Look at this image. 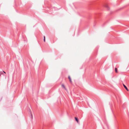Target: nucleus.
I'll return each mask as SVG.
<instances>
[{
	"mask_svg": "<svg viewBox=\"0 0 129 129\" xmlns=\"http://www.w3.org/2000/svg\"><path fill=\"white\" fill-rule=\"evenodd\" d=\"M68 78L69 80V81H70V82L71 83H72V81L70 77V76H68Z\"/></svg>",
	"mask_w": 129,
	"mask_h": 129,
	"instance_id": "1",
	"label": "nucleus"
},
{
	"mask_svg": "<svg viewBox=\"0 0 129 129\" xmlns=\"http://www.w3.org/2000/svg\"><path fill=\"white\" fill-rule=\"evenodd\" d=\"M104 6L105 7L107 8L108 10H109V8L107 5L106 4Z\"/></svg>",
	"mask_w": 129,
	"mask_h": 129,
	"instance_id": "2",
	"label": "nucleus"
},
{
	"mask_svg": "<svg viewBox=\"0 0 129 129\" xmlns=\"http://www.w3.org/2000/svg\"><path fill=\"white\" fill-rule=\"evenodd\" d=\"M123 85L124 88L126 89L127 91H128V90L127 87L124 84H123Z\"/></svg>",
	"mask_w": 129,
	"mask_h": 129,
	"instance_id": "3",
	"label": "nucleus"
},
{
	"mask_svg": "<svg viewBox=\"0 0 129 129\" xmlns=\"http://www.w3.org/2000/svg\"><path fill=\"white\" fill-rule=\"evenodd\" d=\"M75 119L76 121L77 122V123L78 122V119L76 117H75Z\"/></svg>",
	"mask_w": 129,
	"mask_h": 129,
	"instance_id": "4",
	"label": "nucleus"
},
{
	"mask_svg": "<svg viewBox=\"0 0 129 129\" xmlns=\"http://www.w3.org/2000/svg\"><path fill=\"white\" fill-rule=\"evenodd\" d=\"M61 86H62L63 88H64V89H66V88L65 87V86L63 84H62L61 85Z\"/></svg>",
	"mask_w": 129,
	"mask_h": 129,
	"instance_id": "5",
	"label": "nucleus"
},
{
	"mask_svg": "<svg viewBox=\"0 0 129 129\" xmlns=\"http://www.w3.org/2000/svg\"><path fill=\"white\" fill-rule=\"evenodd\" d=\"M30 113L31 114L30 117H31V119H33V116L32 114H31V113L30 112Z\"/></svg>",
	"mask_w": 129,
	"mask_h": 129,
	"instance_id": "6",
	"label": "nucleus"
},
{
	"mask_svg": "<svg viewBox=\"0 0 129 129\" xmlns=\"http://www.w3.org/2000/svg\"><path fill=\"white\" fill-rule=\"evenodd\" d=\"M115 72L116 73H117V69L116 68H115Z\"/></svg>",
	"mask_w": 129,
	"mask_h": 129,
	"instance_id": "7",
	"label": "nucleus"
},
{
	"mask_svg": "<svg viewBox=\"0 0 129 129\" xmlns=\"http://www.w3.org/2000/svg\"><path fill=\"white\" fill-rule=\"evenodd\" d=\"M44 42H45V36H44Z\"/></svg>",
	"mask_w": 129,
	"mask_h": 129,
	"instance_id": "8",
	"label": "nucleus"
},
{
	"mask_svg": "<svg viewBox=\"0 0 129 129\" xmlns=\"http://www.w3.org/2000/svg\"><path fill=\"white\" fill-rule=\"evenodd\" d=\"M3 72L4 73H6V72H5V71H3Z\"/></svg>",
	"mask_w": 129,
	"mask_h": 129,
	"instance_id": "9",
	"label": "nucleus"
},
{
	"mask_svg": "<svg viewBox=\"0 0 129 129\" xmlns=\"http://www.w3.org/2000/svg\"><path fill=\"white\" fill-rule=\"evenodd\" d=\"M2 72L1 71L0 72V73H1V74H3L2 73Z\"/></svg>",
	"mask_w": 129,
	"mask_h": 129,
	"instance_id": "10",
	"label": "nucleus"
}]
</instances>
